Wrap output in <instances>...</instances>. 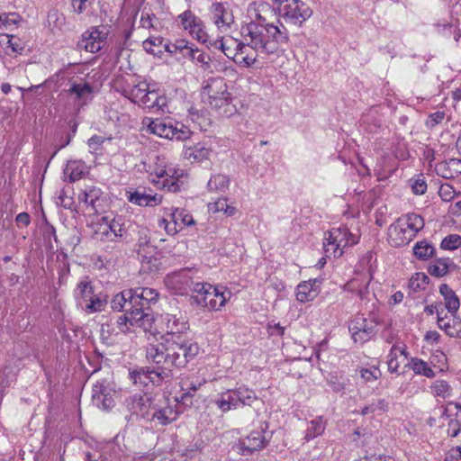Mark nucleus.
Here are the masks:
<instances>
[{
    "instance_id": "f257e3e1",
    "label": "nucleus",
    "mask_w": 461,
    "mask_h": 461,
    "mask_svg": "<svg viewBox=\"0 0 461 461\" xmlns=\"http://www.w3.org/2000/svg\"><path fill=\"white\" fill-rule=\"evenodd\" d=\"M198 353V344L191 340L149 343L146 348V358L157 366L134 369L130 372L131 379L139 385H160L172 376L173 367H185Z\"/></svg>"
},
{
    "instance_id": "f03ea898",
    "label": "nucleus",
    "mask_w": 461,
    "mask_h": 461,
    "mask_svg": "<svg viewBox=\"0 0 461 461\" xmlns=\"http://www.w3.org/2000/svg\"><path fill=\"white\" fill-rule=\"evenodd\" d=\"M242 40L236 41L233 60L243 67H252L258 55L276 53L289 41V33L281 23H246L240 29Z\"/></svg>"
},
{
    "instance_id": "7ed1b4c3",
    "label": "nucleus",
    "mask_w": 461,
    "mask_h": 461,
    "mask_svg": "<svg viewBox=\"0 0 461 461\" xmlns=\"http://www.w3.org/2000/svg\"><path fill=\"white\" fill-rule=\"evenodd\" d=\"M158 299V291L149 287L128 289L115 294L111 307L113 311L124 312L117 321L118 330L123 333L133 326L148 330L153 321L150 307Z\"/></svg>"
},
{
    "instance_id": "20e7f679",
    "label": "nucleus",
    "mask_w": 461,
    "mask_h": 461,
    "mask_svg": "<svg viewBox=\"0 0 461 461\" xmlns=\"http://www.w3.org/2000/svg\"><path fill=\"white\" fill-rule=\"evenodd\" d=\"M258 400V398L254 390L246 385H241L218 393L212 400V402L219 411L226 413L245 406H252L253 402Z\"/></svg>"
},
{
    "instance_id": "39448f33",
    "label": "nucleus",
    "mask_w": 461,
    "mask_h": 461,
    "mask_svg": "<svg viewBox=\"0 0 461 461\" xmlns=\"http://www.w3.org/2000/svg\"><path fill=\"white\" fill-rule=\"evenodd\" d=\"M141 125L147 132L167 140L183 141L188 140L192 135L188 127L172 120L145 117Z\"/></svg>"
},
{
    "instance_id": "423d86ee",
    "label": "nucleus",
    "mask_w": 461,
    "mask_h": 461,
    "mask_svg": "<svg viewBox=\"0 0 461 461\" xmlns=\"http://www.w3.org/2000/svg\"><path fill=\"white\" fill-rule=\"evenodd\" d=\"M202 101L213 109L221 110L224 108L223 113L229 112L226 109L230 104V94L228 92V86L221 77L208 78L201 90Z\"/></svg>"
},
{
    "instance_id": "0eeeda50",
    "label": "nucleus",
    "mask_w": 461,
    "mask_h": 461,
    "mask_svg": "<svg viewBox=\"0 0 461 461\" xmlns=\"http://www.w3.org/2000/svg\"><path fill=\"white\" fill-rule=\"evenodd\" d=\"M358 232L353 233L346 226L333 228L325 236L323 249L326 257L339 258L343 254V249L347 247L356 245L359 241Z\"/></svg>"
},
{
    "instance_id": "6e6552de",
    "label": "nucleus",
    "mask_w": 461,
    "mask_h": 461,
    "mask_svg": "<svg viewBox=\"0 0 461 461\" xmlns=\"http://www.w3.org/2000/svg\"><path fill=\"white\" fill-rule=\"evenodd\" d=\"M186 173L184 169L173 165L158 167L149 174V181L160 190L176 193L184 185V177Z\"/></svg>"
},
{
    "instance_id": "1a4fd4ad",
    "label": "nucleus",
    "mask_w": 461,
    "mask_h": 461,
    "mask_svg": "<svg viewBox=\"0 0 461 461\" xmlns=\"http://www.w3.org/2000/svg\"><path fill=\"white\" fill-rule=\"evenodd\" d=\"M380 319L372 310L368 317L361 313L351 319L348 321V330L355 343L364 344L377 334Z\"/></svg>"
},
{
    "instance_id": "9d476101",
    "label": "nucleus",
    "mask_w": 461,
    "mask_h": 461,
    "mask_svg": "<svg viewBox=\"0 0 461 461\" xmlns=\"http://www.w3.org/2000/svg\"><path fill=\"white\" fill-rule=\"evenodd\" d=\"M192 303L211 311L221 310L226 303V296L219 287L207 283H195L193 286Z\"/></svg>"
},
{
    "instance_id": "9b49d317",
    "label": "nucleus",
    "mask_w": 461,
    "mask_h": 461,
    "mask_svg": "<svg viewBox=\"0 0 461 461\" xmlns=\"http://www.w3.org/2000/svg\"><path fill=\"white\" fill-rule=\"evenodd\" d=\"M280 18L289 24L301 26L312 15V10L302 0H275Z\"/></svg>"
},
{
    "instance_id": "f8f14e48",
    "label": "nucleus",
    "mask_w": 461,
    "mask_h": 461,
    "mask_svg": "<svg viewBox=\"0 0 461 461\" xmlns=\"http://www.w3.org/2000/svg\"><path fill=\"white\" fill-rule=\"evenodd\" d=\"M73 294L77 305L89 313L101 312L106 304L105 299L94 294L93 286L87 277L77 283Z\"/></svg>"
},
{
    "instance_id": "ddd939ff",
    "label": "nucleus",
    "mask_w": 461,
    "mask_h": 461,
    "mask_svg": "<svg viewBox=\"0 0 461 461\" xmlns=\"http://www.w3.org/2000/svg\"><path fill=\"white\" fill-rule=\"evenodd\" d=\"M167 218L159 221L158 226L164 228L168 235L174 236L185 227L192 226L195 223L193 215L183 208H166L164 209Z\"/></svg>"
},
{
    "instance_id": "4468645a",
    "label": "nucleus",
    "mask_w": 461,
    "mask_h": 461,
    "mask_svg": "<svg viewBox=\"0 0 461 461\" xmlns=\"http://www.w3.org/2000/svg\"><path fill=\"white\" fill-rule=\"evenodd\" d=\"M166 287L174 294L185 295L194 286L192 270L181 269L167 275L164 279Z\"/></svg>"
},
{
    "instance_id": "2eb2a0df",
    "label": "nucleus",
    "mask_w": 461,
    "mask_h": 461,
    "mask_svg": "<svg viewBox=\"0 0 461 461\" xmlns=\"http://www.w3.org/2000/svg\"><path fill=\"white\" fill-rule=\"evenodd\" d=\"M68 97L73 102L74 107L79 111L92 100L93 86L84 79L70 80L66 91Z\"/></svg>"
},
{
    "instance_id": "dca6fc26",
    "label": "nucleus",
    "mask_w": 461,
    "mask_h": 461,
    "mask_svg": "<svg viewBox=\"0 0 461 461\" xmlns=\"http://www.w3.org/2000/svg\"><path fill=\"white\" fill-rule=\"evenodd\" d=\"M107 35L104 28L92 27L82 34L77 46L87 52L96 53L104 46Z\"/></svg>"
},
{
    "instance_id": "f3484780",
    "label": "nucleus",
    "mask_w": 461,
    "mask_h": 461,
    "mask_svg": "<svg viewBox=\"0 0 461 461\" xmlns=\"http://www.w3.org/2000/svg\"><path fill=\"white\" fill-rule=\"evenodd\" d=\"M114 391L106 379L97 381L92 390L93 403L99 409L108 411L114 406Z\"/></svg>"
},
{
    "instance_id": "a211bd4d",
    "label": "nucleus",
    "mask_w": 461,
    "mask_h": 461,
    "mask_svg": "<svg viewBox=\"0 0 461 461\" xmlns=\"http://www.w3.org/2000/svg\"><path fill=\"white\" fill-rule=\"evenodd\" d=\"M184 30L188 31L193 38L198 41L205 43L209 36L204 31L203 23L191 10H186L177 17Z\"/></svg>"
},
{
    "instance_id": "6ab92c4d",
    "label": "nucleus",
    "mask_w": 461,
    "mask_h": 461,
    "mask_svg": "<svg viewBox=\"0 0 461 461\" xmlns=\"http://www.w3.org/2000/svg\"><path fill=\"white\" fill-rule=\"evenodd\" d=\"M78 200L93 213H99L104 210L105 198L101 188L96 185H85L78 195Z\"/></svg>"
},
{
    "instance_id": "aec40b11",
    "label": "nucleus",
    "mask_w": 461,
    "mask_h": 461,
    "mask_svg": "<svg viewBox=\"0 0 461 461\" xmlns=\"http://www.w3.org/2000/svg\"><path fill=\"white\" fill-rule=\"evenodd\" d=\"M210 12L214 24L221 32H226L230 29L234 23V15L227 3H213L211 5Z\"/></svg>"
},
{
    "instance_id": "412c9836",
    "label": "nucleus",
    "mask_w": 461,
    "mask_h": 461,
    "mask_svg": "<svg viewBox=\"0 0 461 461\" xmlns=\"http://www.w3.org/2000/svg\"><path fill=\"white\" fill-rule=\"evenodd\" d=\"M268 439L266 438L265 429L262 428L260 430H253L248 436L240 438L238 447L240 452L246 456L266 447Z\"/></svg>"
},
{
    "instance_id": "4be33fe9",
    "label": "nucleus",
    "mask_w": 461,
    "mask_h": 461,
    "mask_svg": "<svg viewBox=\"0 0 461 461\" xmlns=\"http://www.w3.org/2000/svg\"><path fill=\"white\" fill-rule=\"evenodd\" d=\"M152 406L151 399L146 394L135 393L125 400V407L131 415L147 420L149 419Z\"/></svg>"
},
{
    "instance_id": "5701e85b",
    "label": "nucleus",
    "mask_w": 461,
    "mask_h": 461,
    "mask_svg": "<svg viewBox=\"0 0 461 461\" xmlns=\"http://www.w3.org/2000/svg\"><path fill=\"white\" fill-rule=\"evenodd\" d=\"M102 226H105L109 232L113 234L123 244L129 242L131 237L125 226V220L122 216H104L98 221Z\"/></svg>"
},
{
    "instance_id": "b1692460",
    "label": "nucleus",
    "mask_w": 461,
    "mask_h": 461,
    "mask_svg": "<svg viewBox=\"0 0 461 461\" xmlns=\"http://www.w3.org/2000/svg\"><path fill=\"white\" fill-rule=\"evenodd\" d=\"M94 238L100 243L101 246H103V249L106 251L119 249L123 244L117 238H114L113 234L109 232L105 226H102L99 222L95 224Z\"/></svg>"
},
{
    "instance_id": "393cba45",
    "label": "nucleus",
    "mask_w": 461,
    "mask_h": 461,
    "mask_svg": "<svg viewBox=\"0 0 461 461\" xmlns=\"http://www.w3.org/2000/svg\"><path fill=\"white\" fill-rule=\"evenodd\" d=\"M161 321L167 334H181L189 329L188 321L182 314L166 313L161 316Z\"/></svg>"
},
{
    "instance_id": "a878e982",
    "label": "nucleus",
    "mask_w": 461,
    "mask_h": 461,
    "mask_svg": "<svg viewBox=\"0 0 461 461\" xmlns=\"http://www.w3.org/2000/svg\"><path fill=\"white\" fill-rule=\"evenodd\" d=\"M135 250L142 258V262L153 259L152 254L155 251L154 246L150 243V231L147 228H140L138 230V240L135 245Z\"/></svg>"
},
{
    "instance_id": "bb28decb",
    "label": "nucleus",
    "mask_w": 461,
    "mask_h": 461,
    "mask_svg": "<svg viewBox=\"0 0 461 461\" xmlns=\"http://www.w3.org/2000/svg\"><path fill=\"white\" fill-rule=\"evenodd\" d=\"M178 412L168 404L160 407L153 404L149 420L154 421L157 425L165 426L176 420Z\"/></svg>"
},
{
    "instance_id": "cd10ccee",
    "label": "nucleus",
    "mask_w": 461,
    "mask_h": 461,
    "mask_svg": "<svg viewBox=\"0 0 461 461\" xmlns=\"http://www.w3.org/2000/svg\"><path fill=\"white\" fill-rule=\"evenodd\" d=\"M128 201L138 206H156L162 203V195L146 194L139 190L126 191Z\"/></svg>"
},
{
    "instance_id": "c85d7f7f",
    "label": "nucleus",
    "mask_w": 461,
    "mask_h": 461,
    "mask_svg": "<svg viewBox=\"0 0 461 461\" xmlns=\"http://www.w3.org/2000/svg\"><path fill=\"white\" fill-rule=\"evenodd\" d=\"M397 220L400 221L401 225H403V227L410 232V235L405 238L403 241L407 240H413L416 234L424 227L423 218L414 212L404 214Z\"/></svg>"
},
{
    "instance_id": "c756f323",
    "label": "nucleus",
    "mask_w": 461,
    "mask_h": 461,
    "mask_svg": "<svg viewBox=\"0 0 461 461\" xmlns=\"http://www.w3.org/2000/svg\"><path fill=\"white\" fill-rule=\"evenodd\" d=\"M87 173L88 171L86 163L77 159L68 160L63 170L65 180H68L70 183L80 180Z\"/></svg>"
},
{
    "instance_id": "7c9ffc66",
    "label": "nucleus",
    "mask_w": 461,
    "mask_h": 461,
    "mask_svg": "<svg viewBox=\"0 0 461 461\" xmlns=\"http://www.w3.org/2000/svg\"><path fill=\"white\" fill-rule=\"evenodd\" d=\"M143 95V98L139 105H141L144 108L163 110L167 105V97L164 95H161L158 91L150 89L149 86Z\"/></svg>"
},
{
    "instance_id": "2f4dec72",
    "label": "nucleus",
    "mask_w": 461,
    "mask_h": 461,
    "mask_svg": "<svg viewBox=\"0 0 461 461\" xmlns=\"http://www.w3.org/2000/svg\"><path fill=\"white\" fill-rule=\"evenodd\" d=\"M205 379L199 377H187L181 381L182 394L179 396V402L187 403L189 401L192 403L191 399L194 393L198 391L203 384H205Z\"/></svg>"
},
{
    "instance_id": "473e14b6",
    "label": "nucleus",
    "mask_w": 461,
    "mask_h": 461,
    "mask_svg": "<svg viewBox=\"0 0 461 461\" xmlns=\"http://www.w3.org/2000/svg\"><path fill=\"white\" fill-rule=\"evenodd\" d=\"M319 294L317 281H304L300 283L296 288V299L300 303H308L314 300Z\"/></svg>"
},
{
    "instance_id": "72a5a7b5",
    "label": "nucleus",
    "mask_w": 461,
    "mask_h": 461,
    "mask_svg": "<svg viewBox=\"0 0 461 461\" xmlns=\"http://www.w3.org/2000/svg\"><path fill=\"white\" fill-rule=\"evenodd\" d=\"M456 267L455 263L449 258H440L434 259L428 267V273L434 277H443L450 270Z\"/></svg>"
},
{
    "instance_id": "f704fd0d",
    "label": "nucleus",
    "mask_w": 461,
    "mask_h": 461,
    "mask_svg": "<svg viewBox=\"0 0 461 461\" xmlns=\"http://www.w3.org/2000/svg\"><path fill=\"white\" fill-rule=\"evenodd\" d=\"M439 293L444 298L445 307L447 312L452 316L456 315L460 306V302L456 293L447 284L439 285Z\"/></svg>"
},
{
    "instance_id": "c9c22d12",
    "label": "nucleus",
    "mask_w": 461,
    "mask_h": 461,
    "mask_svg": "<svg viewBox=\"0 0 461 461\" xmlns=\"http://www.w3.org/2000/svg\"><path fill=\"white\" fill-rule=\"evenodd\" d=\"M211 154V149L202 143L185 147L184 150L185 158L191 162H202L208 159Z\"/></svg>"
},
{
    "instance_id": "e433bc0d",
    "label": "nucleus",
    "mask_w": 461,
    "mask_h": 461,
    "mask_svg": "<svg viewBox=\"0 0 461 461\" xmlns=\"http://www.w3.org/2000/svg\"><path fill=\"white\" fill-rule=\"evenodd\" d=\"M409 235L408 230L403 225H401L398 220L389 228V236L393 246L399 247L409 244L411 240L403 241Z\"/></svg>"
},
{
    "instance_id": "4c0bfd02",
    "label": "nucleus",
    "mask_w": 461,
    "mask_h": 461,
    "mask_svg": "<svg viewBox=\"0 0 461 461\" xmlns=\"http://www.w3.org/2000/svg\"><path fill=\"white\" fill-rule=\"evenodd\" d=\"M447 314L440 315L437 318V324L438 328L445 331V333L451 338L460 337V330L456 327V324L460 322L459 319L453 316L452 320L447 321Z\"/></svg>"
},
{
    "instance_id": "58836bf2",
    "label": "nucleus",
    "mask_w": 461,
    "mask_h": 461,
    "mask_svg": "<svg viewBox=\"0 0 461 461\" xmlns=\"http://www.w3.org/2000/svg\"><path fill=\"white\" fill-rule=\"evenodd\" d=\"M326 429V420L322 416H318L312 420L307 426L304 435V440L310 441L321 436Z\"/></svg>"
},
{
    "instance_id": "ea45409f",
    "label": "nucleus",
    "mask_w": 461,
    "mask_h": 461,
    "mask_svg": "<svg viewBox=\"0 0 461 461\" xmlns=\"http://www.w3.org/2000/svg\"><path fill=\"white\" fill-rule=\"evenodd\" d=\"M148 86L149 85L145 82H139L125 87L122 94L126 98L139 104L143 98V94L146 92Z\"/></svg>"
},
{
    "instance_id": "a19ab883",
    "label": "nucleus",
    "mask_w": 461,
    "mask_h": 461,
    "mask_svg": "<svg viewBox=\"0 0 461 461\" xmlns=\"http://www.w3.org/2000/svg\"><path fill=\"white\" fill-rule=\"evenodd\" d=\"M251 21L249 23H261V24H273L268 23L264 13H271L270 6L267 4L261 3L255 6H250L249 9Z\"/></svg>"
},
{
    "instance_id": "79ce46f5",
    "label": "nucleus",
    "mask_w": 461,
    "mask_h": 461,
    "mask_svg": "<svg viewBox=\"0 0 461 461\" xmlns=\"http://www.w3.org/2000/svg\"><path fill=\"white\" fill-rule=\"evenodd\" d=\"M230 178L222 174H215L211 176L207 183L210 192H224L229 188Z\"/></svg>"
},
{
    "instance_id": "37998d69",
    "label": "nucleus",
    "mask_w": 461,
    "mask_h": 461,
    "mask_svg": "<svg viewBox=\"0 0 461 461\" xmlns=\"http://www.w3.org/2000/svg\"><path fill=\"white\" fill-rule=\"evenodd\" d=\"M165 40L162 37H149L142 42L143 49L150 54L160 55L164 51Z\"/></svg>"
},
{
    "instance_id": "c03bdc74",
    "label": "nucleus",
    "mask_w": 461,
    "mask_h": 461,
    "mask_svg": "<svg viewBox=\"0 0 461 461\" xmlns=\"http://www.w3.org/2000/svg\"><path fill=\"white\" fill-rule=\"evenodd\" d=\"M411 368L416 375H421L428 378H433L436 375L434 370L420 358L411 357Z\"/></svg>"
},
{
    "instance_id": "a18cd8bd",
    "label": "nucleus",
    "mask_w": 461,
    "mask_h": 461,
    "mask_svg": "<svg viewBox=\"0 0 461 461\" xmlns=\"http://www.w3.org/2000/svg\"><path fill=\"white\" fill-rule=\"evenodd\" d=\"M414 255L421 260H428L435 253V248L427 240L418 241L413 247Z\"/></svg>"
},
{
    "instance_id": "49530a36",
    "label": "nucleus",
    "mask_w": 461,
    "mask_h": 461,
    "mask_svg": "<svg viewBox=\"0 0 461 461\" xmlns=\"http://www.w3.org/2000/svg\"><path fill=\"white\" fill-rule=\"evenodd\" d=\"M368 284H369V279L365 280L363 286L357 285V279H354V280L350 281L349 283H348L347 286H348V290L355 292L357 294V295L360 298L361 301L366 300V301L370 302L371 301V298H370L371 293L368 289Z\"/></svg>"
},
{
    "instance_id": "de8ad7c7",
    "label": "nucleus",
    "mask_w": 461,
    "mask_h": 461,
    "mask_svg": "<svg viewBox=\"0 0 461 461\" xmlns=\"http://www.w3.org/2000/svg\"><path fill=\"white\" fill-rule=\"evenodd\" d=\"M388 408V402L384 399L374 400L361 410L362 415L384 412Z\"/></svg>"
},
{
    "instance_id": "09e8293b",
    "label": "nucleus",
    "mask_w": 461,
    "mask_h": 461,
    "mask_svg": "<svg viewBox=\"0 0 461 461\" xmlns=\"http://www.w3.org/2000/svg\"><path fill=\"white\" fill-rule=\"evenodd\" d=\"M65 15L56 9H52L48 14L49 25L53 29L61 30L65 24Z\"/></svg>"
},
{
    "instance_id": "8fccbe9b",
    "label": "nucleus",
    "mask_w": 461,
    "mask_h": 461,
    "mask_svg": "<svg viewBox=\"0 0 461 461\" xmlns=\"http://www.w3.org/2000/svg\"><path fill=\"white\" fill-rule=\"evenodd\" d=\"M461 246V237L456 234H451L445 237L441 243L440 248L442 249L454 250Z\"/></svg>"
},
{
    "instance_id": "3c124183",
    "label": "nucleus",
    "mask_w": 461,
    "mask_h": 461,
    "mask_svg": "<svg viewBox=\"0 0 461 461\" xmlns=\"http://www.w3.org/2000/svg\"><path fill=\"white\" fill-rule=\"evenodd\" d=\"M140 26L144 29H158V19L153 14H149L145 11L141 13Z\"/></svg>"
},
{
    "instance_id": "603ef678",
    "label": "nucleus",
    "mask_w": 461,
    "mask_h": 461,
    "mask_svg": "<svg viewBox=\"0 0 461 461\" xmlns=\"http://www.w3.org/2000/svg\"><path fill=\"white\" fill-rule=\"evenodd\" d=\"M328 382L330 386L335 393L342 392L348 384V379L343 377L342 375H330V377Z\"/></svg>"
},
{
    "instance_id": "864d4df0",
    "label": "nucleus",
    "mask_w": 461,
    "mask_h": 461,
    "mask_svg": "<svg viewBox=\"0 0 461 461\" xmlns=\"http://www.w3.org/2000/svg\"><path fill=\"white\" fill-rule=\"evenodd\" d=\"M432 389L437 396L442 398L448 397L451 393V386L444 380L436 381Z\"/></svg>"
},
{
    "instance_id": "5fc2aeb1",
    "label": "nucleus",
    "mask_w": 461,
    "mask_h": 461,
    "mask_svg": "<svg viewBox=\"0 0 461 461\" xmlns=\"http://www.w3.org/2000/svg\"><path fill=\"white\" fill-rule=\"evenodd\" d=\"M429 277L423 273H416L410 280V286L414 291L425 289Z\"/></svg>"
},
{
    "instance_id": "6e6d98bb",
    "label": "nucleus",
    "mask_w": 461,
    "mask_h": 461,
    "mask_svg": "<svg viewBox=\"0 0 461 461\" xmlns=\"http://www.w3.org/2000/svg\"><path fill=\"white\" fill-rule=\"evenodd\" d=\"M19 16L15 13L5 14L0 13V28L9 29L15 25Z\"/></svg>"
},
{
    "instance_id": "4d7b16f0",
    "label": "nucleus",
    "mask_w": 461,
    "mask_h": 461,
    "mask_svg": "<svg viewBox=\"0 0 461 461\" xmlns=\"http://www.w3.org/2000/svg\"><path fill=\"white\" fill-rule=\"evenodd\" d=\"M361 377L366 382H372L378 379L381 376V371L376 366L370 368H362L360 370Z\"/></svg>"
},
{
    "instance_id": "13d9d810",
    "label": "nucleus",
    "mask_w": 461,
    "mask_h": 461,
    "mask_svg": "<svg viewBox=\"0 0 461 461\" xmlns=\"http://www.w3.org/2000/svg\"><path fill=\"white\" fill-rule=\"evenodd\" d=\"M445 111H437L432 113L429 115L425 124L428 128H434L442 122V121L445 119Z\"/></svg>"
},
{
    "instance_id": "bf43d9fd",
    "label": "nucleus",
    "mask_w": 461,
    "mask_h": 461,
    "mask_svg": "<svg viewBox=\"0 0 461 461\" xmlns=\"http://www.w3.org/2000/svg\"><path fill=\"white\" fill-rule=\"evenodd\" d=\"M438 195L445 202H449L455 197V189L449 184H443L438 190Z\"/></svg>"
},
{
    "instance_id": "052dcab7",
    "label": "nucleus",
    "mask_w": 461,
    "mask_h": 461,
    "mask_svg": "<svg viewBox=\"0 0 461 461\" xmlns=\"http://www.w3.org/2000/svg\"><path fill=\"white\" fill-rule=\"evenodd\" d=\"M435 170L437 175L440 176L443 178L449 179L453 177V173L449 168L448 163L446 161H442L436 164Z\"/></svg>"
},
{
    "instance_id": "680f3d73",
    "label": "nucleus",
    "mask_w": 461,
    "mask_h": 461,
    "mask_svg": "<svg viewBox=\"0 0 461 461\" xmlns=\"http://www.w3.org/2000/svg\"><path fill=\"white\" fill-rule=\"evenodd\" d=\"M193 62L201 64L203 70H209L211 68L210 61L211 58L209 55L204 54L203 52H201L198 50V53L194 55V58L192 59Z\"/></svg>"
},
{
    "instance_id": "e2e57ef3",
    "label": "nucleus",
    "mask_w": 461,
    "mask_h": 461,
    "mask_svg": "<svg viewBox=\"0 0 461 461\" xmlns=\"http://www.w3.org/2000/svg\"><path fill=\"white\" fill-rule=\"evenodd\" d=\"M93 3L94 0H71L72 8L77 14L84 13Z\"/></svg>"
},
{
    "instance_id": "0e129e2a",
    "label": "nucleus",
    "mask_w": 461,
    "mask_h": 461,
    "mask_svg": "<svg viewBox=\"0 0 461 461\" xmlns=\"http://www.w3.org/2000/svg\"><path fill=\"white\" fill-rule=\"evenodd\" d=\"M412 192L415 194H423L427 190V183L423 177L419 176L411 184Z\"/></svg>"
},
{
    "instance_id": "69168bd1",
    "label": "nucleus",
    "mask_w": 461,
    "mask_h": 461,
    "mask_svg": "<svg viewBox=\"0 0 461 461\" xmlns=\"http://www.w3.org/2000/svg\"><path fill=\"white\" fill-rule=\"evenodd\" d=\"M424 312L428 315H433L434 313H437V318H438L444 313V307L441 303L429 304L424 308Z\"/></svg>"
},
{
    "instance_id": "338daca9",
    "label": "nucleus",
    "mask_w": 461,
    "mask_h": 461,
    "mask_svg": "<svg viewBox=\"0 0 461 461\" xmlns=\"http://www.w3.org/2000/svg\"><path fill=\"white\" fill-rule=\"evenodd\" d=\"M461 430V423L457 420H450L448 422L447 434L451 438H456Z\"/></svg>"
},
{
    "instance_id": "774afa93",
    "label": "nucleus",
    "mask_w": 461,
    "mask_h": 461,
    "mask_svg": "<svg viewBox=\"0 0 461 461\" xmlns=\"http://www.w3.org/2000/svg\"><path fill=\"white\" fill-rule=\"evenodd\" d=\"M445 461H461V447L450 448L446 454Z\"/></svg>"
}]
</instances>
